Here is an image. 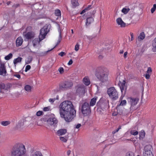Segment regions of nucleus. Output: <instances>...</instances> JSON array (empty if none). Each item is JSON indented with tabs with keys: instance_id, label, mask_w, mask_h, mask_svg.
Segmentation results:
<instances>
[{
	"instance_id": "nucleus-1",
	"label": "nucleus",
	"mask_w": 156,
	"mask_h": 156,
	"mask_svg": "<svg viewBox=\"0 0 156 156\" xmlns=\"http://www.w3.org/2000/svg\"><path fill=\"white\" fill-rule=\"evenodd\" d=\"M76 111L72 103L66 101L59 105V113L61 117L67 122L71 121L75 117Z\"/></svg>"
},
{
	"instance_id": "nucleus-2",
	"label": "nucleus",
	"mask_w": 156,
	"mask_h": 156,
	"mask_svg": "<svg viewBox=\"0 0 156 156\" xmlns=\"http://www.w3.org/2000/svg\"><path fill=\"white\" fill-rule=\"evenodd\" d=\"M27 150L25 145L22 143L14 145L11 151V156H28L26 153Z\"/></svg>"
},
{
	"instance_id": "nucleus-3",
	"label": "nucleus",
	"mask_w": 156,
	"mask_h": 156,
	"mask_svg": "<svg viewBox=\"0 0 156 156\" xmlns=\"http://www.w3.org/2000/svg\"><path fill=\"white\" fill-rule=\"evenodd\" d=\"M48 32V28L47 26H44L41 29L39 35V39L38 38H35L32 41L34 47H36L37 45L39 44L40 41L45 38Z\"/></svg>"
},
{
	"instance_id": "nucleus-4",
	"label": "nucleus",
	"mask_w": 156,
	"mask_h": 156,
	"mask_svg": "<svg viewBox=\"0 0 156 156\" xmlns=\"http://www.w3.org/2000/svg\"><path fill=\"white\" fill-rule=\"evenodd\" d=\"M95 74L97 78L102 83H105L108 80V74L106 69L99 68L96 72Z\"/></svg>"
},
{
	"instance_id": "nucleus-5",
	"label": "nucleus",
	"mask_w": 156,
	"mask_h": 156,
	"mask_svg": "<svg viewBox=\"0 0 156 156\" xmlns=\"http://www.w3.org/2000/svg\"><path fill=\"white\" fill-rule=\"evenodd\" d=\"M58 123V120L55 117L54 114H51L46 121L45 127L48 129L56 127Z\"/></svg>"
},
{
	"instance_id": "nucleus-6",
	"label": "nucleus",
	"mask_w": 156,
	"mask_h": 156,
	"mask_svg": "<svg viewBox=\"0 0 156 156\" xmlns=\"http://www.w3.org/2000/svg\"><path fill=\"white\" fill-rule=\"evenodd\" d=\"M107 93L110 98L113 101L116 100L118 98V93L114 87L109 88L107 90Z\"/></svg>"
},
{
	"instance_id": "nucleus-7",
	"label": "nucleus",
	"mask_w": 156,
	"mask_h": 156,
	"mask_svg": "<svg viewBox=\"0 0 156 156\" xmlns=\"http://www.w3.org/2000/svg\"><path fill=\"white\" fill-rule=\"evenodd\" d=\"M81 111L84 116L88 115L91 112L89 105L88 102H84L82 105Z\"/></svg>"
},
{
	"instance_id": "nucleus-8",
	"label": "nucleus",
	"mask_w": 156,
	"mask_h": 156,
	"mask_svg": "<svg viewBox=\"0 0 156 156\" xmlns=\"http://www.w3.org/2000/svg\"><path fill=\"white\" fill-rule=\"evenodd\" d=\"M73 85L72 82L69 81H65L60 84V88L61 89H67L70 88Z\"/></svg>"
},
{
	"instance_id": "nucleus-9",
	"label": "nucleus",
	"mask_w": 156,
	"mask_h": 156,
	"mask_svg": "<svg viewBox=\"0 0 156 156\" xmlns=\"http://www.w3.org/2000/svg\"><path fill=\"white\" fill-rule=\"evenodd\" d=\"M125 81L123 80L122 82L119 81L118 84L120 88L122 94H125L126 90V88L125 86Z\"/></svg>"
},
{
	"instance_id": "nucleus-10",
	"label": "nucleus",
	"mask_w": 156,
	"mask_h": 156,
	"mask_svg": "<svg viewBox=\"0 0 156 156\" xmlns=\"http://www.w3.org/2000/svg\"><path fill=\"white\" fill-rule=\"evenodd\" d=\"M139 100V99L137 98L129 97L128 98V101L131 105V108L136 105Z\"/></svg>"
},
{
	"instance_id": "nucleus-11",
	"label": "nucleus",
	"mask_w": 156,
	"mask_h": 156,
	"mask_svg": "<svg viewBox=\"0 0 156 156\" xmlns=\"http://www.w3.org/2000/svg\"><path fill=\"white\" fill-rule=\"evenodd\" d=\"M23 35L25 38L27 40H29L34 37L35 34L34 32L31 31L28 32L25 34H24V33H23Z\"/></svg>"
},
{
	"instance_id": "nucleus-12",
	"label": "nucleus",
	"mask_w": 156,
	"mask_h": 156,
	"mask_svg": "<svg viewBox=\"0 0 156 156\" xmlns=\"http://www.w3.org/2000/svg\"><path fill=\"white\" fill-rule=\"evenodd\" d=\"M6 73L5 66L4 64H1L0 65V75L5 76Z\"/></svg>"
},
{
	"instance_id": "nucleus-13",
	"label": "nucleus",
	"mask_w": 156,
	"mask_h": 156,
	"mask_svg": "<svg viewBox=\"0 0 156 156\" xmlns=\"http://www.w3.org/2000/svg\"><path fill=\"white\" fill-rule=\"evenodd\" d=\"M116 23L118 26L121 27H124L126 26V24L123 21L121 18H118L116 20Z\"/></svg>"
},
{
	"instance_id": "nucleus-14",
	"label": "nucleus",
	"mask_w": 156,
	"mask_h": 156,
	"mask_svg": "<svg viewBox=\"0 0 156 156\" xmlns=\"http://www.w3.org/2000/svg\"><path fill=\"white\" fill-rule=\"evenodd\" d=\"M94 21V19L93 17H90L87 18L86 21L85 26L87 27L90 25Z\"/></svg>"
},
{
	"instance_id": "nucleus-15",
	"label": "nucleus",
	"mask_w": 156,
	"mask_h": 156,
	"mask_svg": "<svg viewBox=\"0 0 156 156\" xmlns=\"http://www.w3.org/2000/svg\"><path fill=\"white\" fill-rule=\"evenodd\" d=\"M67 132L66 129H61L58 130L57 132V134L60 136L65 135Z\"/></svg>"
},
{
	"instance_id": "nucleus-16",
	"label": "nucleus",
	"mask_w": 156,
	"mask_h": 156,
	"mask_svg": "<svg viewBox=\"0 0 156 156\" xmlns=\"http://www.w3.org/2000/svg\"><path fill=\"white\" fill-rule=\"evenodd\" d=\"M23 40L22 38L21 37H18L16 41V45L17 47L21 46L22 44Z\"/></svg>"
},
{
	"instance_id": "nucleus-17",
	"label": "nucleus",
	"mask_w": 156,
	"mask_h": 156,
	"mask_svg": "<svg viewBox=\"0 0 156 156\" xmlns=\"http://www.w3.org/2000/svg\"><path fill=\"white\" fill-rule=\"evenodd\" d=\"M97 99V97H95L91 99L89 105L90 107L93 106L95 105Z\"/></svg>"
},
{
	"instance_id": "nucleus-18",
	"label": "nucleus",
	"mask_w": 156,
	"mask_h": 156,
	"mask_svg": "<svg viewBox=\"0 0 156 156\" xmlns=\"http://www.w3.org/2000/svg\"><path fill=\"white\" fill-rule=\"evenodd\" d=\"M145 35L144 32H142L140 34L138 37L137 39L139 41H140L144 40L145 37Z\"/></svg>"
},
{
	"instance_id": "nucleus-19",
	"label": "nucleus",
	"mask_w": 156,
	"mask_h": 156,
	"mask_svg": "<svg viewBox=\"0 0 156 156\" xmlns=\"http://www.w3.org/2000/svg\"><path fill=\"white\" fill-rule=\"evenodd\" d=\"M76 92L79 94L83 93L84 91V88L83 86L78 87L76 90Z\"/></svg>"
},
{
	"instance_id": "nucleus-20",
	"label": "nucleus",
	"mask_w": 156,
	"mask_h": 156,
	"mask_svg": "<svg viewBox=\"0 0 156 156\" xmlns=\"http://www.w3.org/2000/svg\"><path fill=\"white\" fill-rule=\"evenodd\" d=\"M22 58L20 57H18L17 58L14 59L13 60V63L16 66V64L18 63L21 62Z\"/></svg>"
},
{
	"instance_id": "nucleus-21",
	"label": "nucleus",
	"mask_w": 156,
	"mask_h": 156,
	"mask_svg": "<svg viewBox=\"0 0 156 156\" xmlns=\"http://www.w3.org/2000/svg\"><path fill=\"white\" fill-rule=\"evenodd\" d=\"M152 50L153 52H156V37L153 40L152 43Z\"/></svg>"
},
{
	"instance_id": "nucleus-22",
	"label": "nucleus",
	"mask_w": 156,
	"mask_h": 156,
	"mask_svg": "<svg viewBox=\"0 0 156 156\" xmlns=\"http://www.w3.org/2000/svg\"><path fill=\"white\" fill-rule=\"evenodd\" d=\"M152 148V146L150 145H148L146 146L144 148V152H147L149 151H151V149Z\"/></svg>"
},
{
	"instance_id": "nucleus-23",
	"label": "nucleus",
	"mask_w": 156,
	"mask_h": 156,
	"mask_svg": "<svg viewBox=\"0 0 156 156\" xmlns=\"http://www.w3.org/2000/svg\"><path fill=\"white\" fill-rule=\"evenodd\" d=\"M83 81V83L86 86H88L90 84V82L89 79L86 77H84Z\"/></svg>"
},
{
	"instance_id": "nucleus-24",
	"label": "nucleus",
	"mask_w": 156,
	"mask_h": 156,
	"mask_svg": "<svg viewBox=\"0 0 156 156\" xmlns=\"http://www.w3.org/2000/svg\"><path fill=\"white\" fill-rule=\"evenodd\" d=\"M59 139L62 142L66 143L68 139V136H60L59 137Z\"/></svg>"
},
{
	"instance_id": "nucleus-25",
	"label": "nucleus",
	"mask_w": 156,
	"mask_h": 156,
	"mask_svg": "<svg viewBox=\"0 0 156 156\" xmlns=\"http://www.w3.org/2000/svg\"><path fill=\"white\" fill-rule=\"evenodd\" d=\"M78 0H71V3L74 7H76L79 5V4L78 2Z\"/></svg>"
},
{
	"instance_id": "nucleus-26",
	"label": "nucleus",
	"mask_w": 156,
	"mask_h": 156,
	"mask_svg": "<svg viewBox=\"0 0 156 156\" xmlns=\"http://www.w3.org/2000/svg\"><path fill=\"white\" fill-rule=\"evenodd\" d=\"M10 123V122L9 121H2L1 122V124L3 126H5L9 125Z\"/></svg>"
},
{
	"instance_id": "nucleus-27",
	"label": "nucleus",
	"mask_w": 156,
	"mask_h": 156,
	"mask_svg": "<svg viewBox=\"0 0 156 156\" xmlns=\"http://www.w3.org/2000/svg\"><path fill=\"white\" fill-rule=\"evenodd\" d=\"M55 14L56 16H58V17H61V12L60 10L57 9L55 10Z\"/></svg>"
},
{
	"instance_id": "nucleus-28",
	"label": "nucleus",
	"mask_w": 156,
	"mask_h": 156,
	"mask_svg": "<svg viewBox=\"0 0 156 156\" xmlns=\"http://www.w3.org/2000/svg\"><path fill=\"white\" fill-rule=\"evenodd\" d=\"M145 133L144 131L142 130L139 134V138L140 139H143L145 136Z\"/></svg>"
},
{
	"instance_id": "nucleus-29",
	"label": "nucleus",
	"mask_w": 156,
	"mask_h": 156,
	"mask_svg": "<svg viewBox=\"0 0 156 156\" xmlns=\"http://www.w3.org/2000/svg\"><path fill=\"white\" fill-rule=\"evenodd\" d=\"M58 32H59V37H58V41L57 45L61 41V39H62V36H61V31L59 29V30H58Z\"/></svg>"
},
{
	"instance_id": "nucleus-30",
	"label": "nucleus",
	"mask_w": 156,
	"mask_h": 156,
	"mask_svg": "<svg viewBox=\"0 0 156 156\" xmlns=\"http://www.w3.org/2000/svg\"><path fill=\"white\" fill-rule=\"evenodd\" d=\"M32 156H43V155L41 152L37 151L34 152Z\"/></svg>"
},
{
	"instance_id": "nucleus-31",
	"label": "nucleus",
	"mask_w": 156,
	"mask_h": 156,
	"mask_svg": "<svg viewBox=\"0 0 156 156\" xmlns=\"http://www.w3.org/2000/svg\"><path fill=\"white\" fill-rule=\"evenodd\" d=\"M31 87L28 85H26L25 87V90L28 92H30L31 91Z\"/></svg>"
},
{
	"instance_id": "nucleus-32",
	"label": "nucleus",
	"mask_w": 156,
	"mask_h": 156,
	"mask_svg": "<svg viewBox=\"0 0 156 156\" xmlns=\"http://www.w3.org/2000/svg\"><path fill=\"white\" fill-rule=\"evenodd\" d=\"M12 57V54L11 53H10L7 55L5 56V59L6 60H9Z\"/></svg>"
},
{
	"instance_id": "nucleus-33",
	"label": "nucleus",
	"mask_w": 156,
	"mask_h": 156,
	"mask_svg": "<svg viewBox=\"0 0 156 156\" xmlns=\"http://www.w3.org/2000/svg\"><path fill=\"white\" fill-rule=\"evenodd\" d=\"M144 156H153L151 151L144 153Z\"/></svg>"
},
{
	"instance_id": "nucleus-34",
	"label": "nucleus",
	"mask_w": 156,
	"mask_h": 156,
	"mask_svg": "<svg viewBox=\"0 0 156 156\" xmlns=\"http://www.w3.org/2000/svg\"><path fill=\"white\" fill-rule=\"evenodd\" d=\"M32 60V58L31 57H29L27 58V59L26 60V64H28L30 63Z\"/></svg>"
},
{
	"instance_id": "nucleus-35",
	"label": "nucleus",
	"mask_w": 156,
	"mask_h": 156,
	"mask_svg": "<svg viewBox=\"0 0 156 156\" xmlns=\"http://www.w3.org/2000/svg\"><path fill=\"white\" fill-rule=\"evenodd\" d=\"M126 101L125 100H122L120 103L119 105L123 106L126 105Z\"/></svg>"
},
{
	"instance_id": "nucleus-36",
	"label": "nucleus",
	"mask_w": 156,
	"mask_h": 156,
	"mask_svg": "<svg viewBox=\"0 0 156 156\" xmlns=\"http://www.w3.org/2000/svg\"><path fill=\"white\" fill-rule=\"evenodd\" d=\"M156 9V4H154L153 5V7L151 9V13H153Z\"/></svg>"
},
{
	"instance_id": "nucleus-37",
	"label": "nucleus",
	"mask_w": 156,
	"mask_h": 156,
	"mask_svg": "<svg viewBox=\"0 0 156 156\" xmlns=\"http://www.w3.org/2000/svg\"><path fill=\"white\" fill-rule=\"evenodd\" d=\"M129 10V9H127L126 8H123L122 9V12L125 14H126L128 12Z\"/></svg>"
},
{
	"instance_id": "nucleus-38",
	"label": "nucleus",
	"mask_w": 156,
	"mask_h": 156,
	"mask_svg": "<svg viewBox=\"0 0 156 156\" xmlns=\"http://www.w3.org/2000/svg\"><path fill=\"white\" fill-rule=\"evenodd\" d=\"M130 133L132 135L135 136L138 134V132L137 131H130Z\"/></svg>"
},
{
	"instance_id": "nucleus-39",
	"label": "nucleus",
	"mask_w": 156,
	"mask_h": 156,
	"mask_svg": "<svg viewBox=\"0 0 156 156\" xmlns=\"http://www.w3.org/2000/svg\"><path fill=\"white\" fill-rule=\"evenodd\" d=\"M58 71L60 74H62L64 72V69L62 67H60L58 69Z\"/></svg>"
},
{
	"instance_id": "nucleus-40",
	"label": "nucleus",
	"mask_w": 156,
	"mask_h": 156,
	"mask_svg": "<svg viewBox=\"0 0 156 156\" xmlns=\"http://www.w3.org/2000/svg\"><path fill=\"white\" fill-rule=\"evenodd\" d=\"M5 85L2 83H0V88L1 89H5Z\"/></svg>"
},
{
	"instance_id": "nucleus-41",
	"label": "nucleus",
	"mask_w": 156,
	"mask_h": 156,
	"mask_svg": "<svg viewBox=\"0 0 156 156\" xmlns=\"http://www.w3.org/2000/svg\"><path fill=\"white\" fill-rule=\"evenodd\" d=\"M121 126H119V128L117 129H116L115 130H114L113 131H112V134H115V133H116V132H118L119 130L121 129Z\"/></svg>"
},
{
	"instance_id": "nucleus-42",
	"label": "nucleus",
	"mask_w": 156,
	"mask_h": 156,
	"mask_svg": "<svg viewBox=\"0 0 156 156\" xmlns=\"http://www.w3.org/2000/svg\"><path fill=\"white\" fill-rule=\"evenodd\" d=\"M50 107L48 106L47 107H44L43 108V110L44 112L48 111L50 110Z\"/></svg>"
},
{
	"instance_id": "nucleus-43",
	"label": "nucleus",
	"mask_w": 156,
	"mask_h": 156,
	"mask_svg": "<svg viewBox=\"0 0 156 156\" xmlns=\"http://www.w3.org/2000/svg\"><path fill=\"white\" fill-rule=\"evenodd\" d=\"M126 156H134V153L132 152H128L126 153Z\"/></svg>"
},
{
	"instance_id": "nucleus-44",
	"label": "nucleus",
	"mask_w": 156,
	"mask_h": 156,
	"mask_svg": "<svg viewBox=\"0 0 156 156\" xmlns=\"http://www.w3.org/2000/svg\"><path fill=\"white\" fill-rule=\"evenodd\" d=\"M31 68V66L29 65H27L25 68V71L27 72L28 70H29Z\"/></svg>"
},
{
	"instance_id": "nucleus-45",
	"label": "nucleus",
	"mask_w": 156,
	"mask_h": 156,
	"mask_svg": "<svg viewBox=\"0 0 156 156\" xmlns=\"http://www.w3.org/2000/svg\"><path fill=\"white\" fill-rule=\"evenodd\" d=\"M43 113V112L42 111H38L36 113V115L37 116H40L42 115Z\"/></svg>"
},
{
	"instance_id": "nucleus-46",
	"label": "nucleus",
	"mask_w": 156,
	"mask_h": 156,
	"mask_svg": "<svg viewBox=\"0 0 156 156\" xmlns=\"http://www.w3.org/2000/svg\"><path fill=\"white\" fill-rule=\"evenodd\" d=\"M79 49V45L77 43L75 47V50L77 51Z\"/></svg>"
},
{
	"instance_id": "nucleus-47",
	"label": "nucleus",
	"mask_w": 156,
	"mask_h": 156,
	"mask_svg": "<svg viewBox=\"0 0 156 156\" xmlns=\"http://www.w3.org/2000/svg\"><path fill=\"white\" fill-rule=\"evenodd\" d=\"M92 8V6L91 5H88L86 8H85L86 10L87 11Z\"/></svg>"
},
{
	"instance_id": "nucleus-48",
	"label": "nucleus",
	"mask_w": 156,
	"mask_h": 156,
	"mask_svg": "<svg viewBox=\"0 0 156 156\" xmlns=\"http://www.w3.org/2000/svg\"><path fill=\"white\" fill-rule=\"evenodd\" d=\"M152 72L151 69V67H148L147 71V73L149 74L151 73Z\"/></svg>"
},
{
	"instance_id": "nucleus-49",
	"label": "nucleus",
	"mask_w": 156,
	"mask_h": 156,
	"mask_svg": "<svg viewBox=\"0 0 156 156\" xmlns=\"http://www.w3.org/2000/svg\"><path fill=\"white\" fill-rule=\"evenodd\" d=\"M55 100L56 99H55V98H50L49 99V101L51 103H53Z\"/></svg>"
},
{
	"instance_id": "nucleus-50",
	"label": "nucleus",
	"mask_w": 156,
	"mask_h": 156,
	"mask_svg": "<svg viewBox=\"0 0 156 156\" xmlns=\"http://www.w3.org/2000/svg\"><path fill=\"white\" fill-rule=\"evenodd\" d=\"M66 53L63 51H61L59 53L58 55L61 56H63V55H65Z\"/></svg>"
},
{
	"instance_id": "nucleus-51",
	"label": "nucleus",
	"mask_w": 156,
	"mask_h": 156,
	"mask_svg": "<svg viewBox=\"0 0 156 156\" xmlns=\"http://www.w3.org/2000/svg\"><path fill=\"white\" fill-rule=\"evenodd\" d=\"M130 35L131 37V40L133 41L134 39V35L132 33H130Z\"/></svg>"
},
{
	"instance_id": "nucleus-52",
	"label": "nucleus",
	"mask_w": 156,
	"mask_h": 156,
	"mask_svg": "<svg viewBox=\"0 0 156 156\" xmlns=\"http://www.w3.org/2000/svg\"><path fill=\"white\" fill-rule=\"evenodd\" d=\"M150 76L149 74L146 73L145 76V77L147 79H149L150 78Z\"/></svg>"
},
{
	"instance_id": "nucleus-53",
	"label": "nucleus",
	"mask_w": 156,
	"mask_h": 156,
	"mask_svg": "<svg viewBox=\"0 0 156 156\" xmlns=\"http://www.w3.org/2000/svg\"><path fill=\"white\" fill-rule=\"evenodd\" d=\"M19 6L20 4H15L13 6V7L15 8H16Z\"/></svg>"
},
{
	"instance_id": "nucleus-54",
	"label": "nucleus",
	"mask_w": 156,
	"mask_h": 156,
	"mask_svg": "<svg viewBox=\"0 0 156 156\" xmlns=\"http://www.w3.org/2000/svg\"><path fill=\"white\" fill-rule=\"evenodd\" d=\"M14 76H15L16 77H17L19 79H20V74H14Z\"/></svg>"
},
{
	"instance_id": "nucleus-55",
	"label": "nucleus",
	"mask_w": 156,
	"mask_h": 156,
	"mask_svg": "<svg viewBox=\"0 0 156 156\" xmlns=\"http://www.w3.org/2000/svg\"><path fill=\"white\" fill-rule=\"evenodd\" d=\"M73 62L72 59H70L68 63V65H71L73 63Z\"/></svg>"
},
{
	"instance_id": "nucleus-56",
	"label": "nucleus",
	"mask_w": 156,
	"mask_h": 156,
	"mask_svg": "<svg viewBox=\"0 0 156 156\" xmlns=\"http://www.w3.org/2000/svg\"><path fill=\"white\" fill-rule=\"evenodd\" d=\"M81 126V125L80 124H78L76 126L75 128L76 129H78Z\"/></svg>"
},
{
	"instance_id": "nucleus-57",
	"label": "nucleus",
	"mask_w": 156,
	"mask_h": 156,
	"mask_svg": "<svg viewBox=\"0 0 156 156\" xmlns=\"http://www.w3.org/2000/svg\"><path fill=\"white\" fill-rule=\"evenodd\" d=\"M87 11L86 10V9H84L81 12H80V14H82L83 13H85V12H87Z\"/></svg>"
},
{
	"instance_id": "nucleus-58",
	"label": "nucleus",
	"mask_w": 156,
	"mask_h": 156,
	"mask_svg": "<svg viewBox=\"0 0 156 156\" xmlns=\"http://www.w3.org/2000/svg\"><path fill=\"white\" fill-rule=\"evenodd\" d=\"M32 27H27L26 30L27 31L30 30H31Z\"/></svg>"
},
{
	"instance_id": "nucleus-59",
	"label": "nucleus",
	"mask_w": 156,
	"mask_h": 156,
	"mask_svg": "<svg viewBox=\"0 0 156 156\" xmlns=\"http://www.w3.org/2000/svg\"><path fill=\"white\" fill-rule=\"evenodd\" d=\"M127 55V51L125 52L124 53V57L125 58H126V55Z\"/></svg>"
},
{
	"instance_id": "nucleus-60",
	"label": "nucleus",
	"mask_w": 156,
	"mask_h": 156,
	"mask_svg": "<svg viewBox=\"0 0 156 156\" xmlns=\"http://www.w3.org/2000/svg\"><path fill=\"white\" fill-rule=\"evenodd\" d=\"M70 153H71V151L70 150H69V151H67V154L68 155H70Z\"/></svg>"
},
{
	"instance_id": "nucleus-61",
	"label": "nucleus",
	"mask_w": 156,
	"mask_h": 156,
	"mask_svg": "<svg viewBox=\"0 0 156 156\" xmlns=\"http://www.w3.org/2000/svg\"><path fill=\"white\" fill-rule=\"evenodd\" d=\"M48 51H46V52H44V53H41V55H45L46 54H47V52Z\"/></svg>"
},
{
	"instance_id": "nucleus-62",
	"label": "nucleus",
	"mask_w": 156,
	"mask_h": 156,
	"mask_svg": "<svg viewBox=\"0 0 156 156\" xmlns=\"http://www.w3.org/2000/svg\"><path fill=\"white\" fill-rule=\"evenodd\" d=\"M124 52V51L123 50H121L119 52L120 54H122Z\"/></svg>"
},
{
	"instance_id": "nucleus-63",
	"label": "nucleus",
	"mask_w": 156,
	"mask_h": 156,
	"mask_svg": "<svg viewBox=\"0 0 156 156\" xmlns=\"http://www.w3.org/2000/svg\"><path fill=\"white\" fill-rule=\"evenodd\" d=\"M126 140H131V139H124L122 140V141H124Z\"/></svg>"
},
{
	"instance_id": "nucleus-64",
	"label": "nucleus",
	"mask_w": 156,
	"mask_h": 156,
	"mask_svg": "<svg viewBox=\"0 0 156 156\" xmlns=\"http://www.w3.org/2000/svg\"><path fill=\"white\" fill-rule=\"evenodd\" d=\"M10 3V2H7V3H6V4H7L8 5H9Z\"/></svg>"
}]
</instances>
